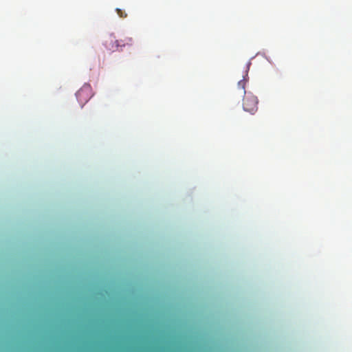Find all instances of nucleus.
Masks as SVG:
<instances>
[{
	"label": "nucleus",
	"instance_id": "obj_1",
	"mask_svg": "<svg viewBox=\"0 0 352 352\" xmlns=\"http://www.w3.org/2000/svg\"><path fill=\"white\" fill-rule=\"evenodd\" d=\"M243 92L245 94L243 102L244 111L254 113L258 109V101L256 96L250 93L246 94L245 91Z\"/></svg>",
	"mask_w": 352,
	"mask_h": 352
},
{
	"label": "nucleus",
	"instance_id": "obj_2",
	"mask_svg": "<svg viewBox=\"0 0 352 352\" xmlns=\"http://www.w3.org/2000/svg\"><path fill=\"white\" fill-rule=\"evenodd\" d=\"M77 100L82 107L93 96L92 88L90 85L85 84L76 94Z\"/></svg>",
	"mask_w": 352,
	"mask_h": 352
},
{
	"label": "nucleus",
	"instance_id": "obj_3",
	"mask_svg": "<svg viewBox=\"0 0 352 352\" xmlns=\"http://www.w3.org/2000/svg\"><path fill=\"white\" fill-rule=\"evenodd\" d=\"M104 45L106 48L113 52L118 50L117 39L113 34L109 35L105 40Z\"/></svg>",
	"mask_w": 352,
	"mask_h": 352
},
{
	"label": "nucleus",
	"instance_id": "obj_4",
	"mask_svg": "<svg viewBox=\"0 0 352 352\" xmlns=\"http://www.w3.org/2000/svg\"><path fill=\"white\" fill-rule=\"evenodd\" d=\"M118 50L122 51V48L125 46H131L133 43V40L131 37L125 36L123 38L117 39Z\"/></svg>",
	"mask_w": 352,
	"mask_h": 352
},
{
	"label": "nucleus",
	"instance_id": "obj_5",
	"mask_svg": "<svg viewBox=\"0 0 352 352\" xmlns=\"http://www.w3.org/2000/svg\"><path fill=\"white\" fill-rule=\"evenodd\" d=\"M116 12L120 18H126L127 16L126 12L120 8L116 9Z\"/></svg>",
	"mask_w": 352,
	"mask_h": 352
},
{
	"label": "nucleus",
	"instance_id": "obj_6",
	"mask_svg": "<svg viewBox=\"0 0 352 352\" xmlns=\"http://www.w3.org/2000/svg\"><path fill=\"white\" fill-rule=\"evenodd\" d=\"M238 86H239V87H240L241 89H243L244 91V89H245V82L243 80H240L238 82Z\"/></svg>",
	"mask_w": 352,
	"mask_h": 352
},
{
	"label": "nucleus",
	"instance_id": "obj_7",
	"mask_svg": "<svg viewBox=\"0 0 352 352\" xmlns=\"http://www.w3.org/2000/svg\"><path fill=\"white\" fill-rule=\"evenodd\" d=\"M82 311H85L86 309H82Z\"/></svg>",
	"mask_w": 352,
	"mask_h": 352
}]
</instances>
